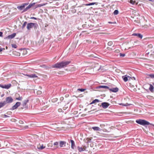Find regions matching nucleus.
Here are the masks:
<instances>
[{
	"label": "nucleus",
	"instance_id": "nucleus-23",
	"mask_svg": "<svg viewBox=\"0 0 154 154\" xmlns=\"http://www.w3.org/2000/svg\"><path fill=\"white\" fill-rule=\"evenodd\" d=\"M5 105V102H4V101L0 102V108L4 106Z\"/></svg>",
	"mask_w": 154,
	"mask_h": 154
},
{
	"label": "nucleus",
	"instance_id": "nucleus-36",
	"mask_svg": "<svg viewBox=\"0 0 154 154\" xmlns=\"http://www.w3.org/2000/svg\"><path fill=\"white\" fill-rule=\"evenodd\" d=\"M77 90H78V91H80L81 92H83V91H84L85 90V89H82V88H81V89L79 88V89H78Z\"/></svg>",
	"mask_w": 154,
	"mask_h": 154
},
{
	"label": "nucleus",
	"instance_id": "nucleus-7",
	"mask_svg": "<svg viewBox=\"0 0 154 154\" xmlns=\"http://www.w3.org/2000/svg\"><path fill=\"white\" fill-rule=\"evenodd\" d=\"M35 3H32L30 4L28 6L26 7V8L23 10V12H25L27 11L29 8H30L32 6L34 5H35Z\"/></svg>",
	"mask_w": 154,
	"mask_h": 154
},
{
	"label": "nucleus",
	"instance_id": "nucleus-19",
	"mask_svg": "<svg viewBox=\"0 0 154 154\" xmlns=\"http://www.w3.org/2000/svg\"><path fill=\"white\" fill-rule=\"evenodd\" d=\"M98 88H103L106 89H109V87L106 85H100L98 86Z\"/></svg>",
	"mask_w": 154,
	"mask_h": 154
},
{
	"label": "nucleus",
	"instance_id": "nucleus-2",
	"mask_svg": "<svg viewBox=\"0 0 154 154\" xmlns=\"http://www.w3.org/2000/svg\"><path fill=\"white\" fill-rule=\"evenodd\" d=\"M33 27L35 30H36L38 27V25L36 23H30L27 24L26 28L28 30H30Z\"/></svg>",
	"mask_w": 154,
	"mask_h": 154
},
{
	"label": "nucleus",
	"instance_id": "nucleus-18",
	"mask_svg": "<svg viewBox=\"0 0 154 154\" xmlns=\"http://www.w3.org/2000/svg\"><path fill=\"white\" fill-rule=\"evenodd\" d=\"M149 85L150 87L149 88V89L152 92H153L154 91V87L151 84H149Z\"/></svg>",
	"mask_w": 154,
	"mask_h": 154
},
{
	"label": "nucleus",
	"instance_id": "nucleus-27",
	"mask_svg": "<svg viewBox=\"0 0 154 154\" xmlns=\"http://www.w3.org/2000/svg\"><path fill=\"white\" fill-rule=\"evenodd\" d=\"M149 77L151 78H153L154 79V74H149L147 75Z\"/></svg>",
	"mask_w": 154,
	"mask_h": 154
},
{
	"label": "nucleus",
	"instance_id": "nucleus-4",
	"mask_svg": "<svg viewBox=\"0 0 154 154\" xmlns=\"http://www.w3.org/2000/svg\"><path fill=\"white\" fill-rule=\"evenodd\" d=\"M13 99L11 97H7L5 99V101L4 102H5V104L7 103H10L13 101Z\"/></svg>",
	"mask_w": 154,
	"mask_h": 154
},
{
	"label": "nucleus",
	"instance_id": "nucleus-3",
	"mask_svg": "<svg viewBox=\"0 0 154 154\" xmlns=\"http://www.w3.org/2000/svg\"><path fill=\"white\" fill-rule=\"evenodd\" d=\"M136 122L137 123L142 125H149L150 123L144 120L141 119H139L136 120Z\"/></svg>",
	"mask_w": 154,
	"mask_h": 154
},
{
	"label": "nucleus",
	"instance_id": "nucleus-10",
	"mask_svg": "<svg viewBox=\"0 0 154 154\" xmlns=\"http://www.w3.org/2000/svg\"><path fill=\"white\" fill-rule=\"evenodd\" d=\"M109 90L113 92H116L118 91L119 89V88L117 87H116L113 88H109Z\"/></svg>",
	"mask_w": 154,
	"mask_h": 154
},
{
	"label": "nucleus",
	"instance_id": "nucleus-37",
	"mask_svg": "<svg viewBox=\"0 0 154 154\" xmlns=\"http://www.w3.org/2000/svg\"><path fill=\"white\" fill-rule=\"evenodd\" d=\"M17 8L21 10H22L23 9V8L21 7V6H18L17 7Z\"/></svg>",
	"mask_w": 154,
	"mask_h": 154
},
{
	"label": "nucleus",
	"instance_id": "nucleus-17",
	"mask_svg": "<svg viewBox=\"0 0 154 154\" xmlns=\"http://www.w3.org/2000/svg\"><path fill=\"white\" fill-rule=\"evenodd\" d=\"M66 142L63 141H60V147H63L64 145V146H65Z\"/></svg>",
	"mask_w": 154,
	"mask_h": 154
},
{
	"label": "nucleus",
	"instance_id": "nucleus-50",
	"mask_svg": "<svg viewBox=\"0 0 154 154\" xmlns=\"http://www.w3.org/2000/svg\"><path fill=\"white\" fill-rule=\"evenodd\" d=\"M60 99H62V98H61V97L60 98Z\"/></svg>",
	"mask_w": 154,
	"mask_h": 154
},
{
	"label": "nucleus",
	"instance_id": "nucleus-11",
	"mask_svg": "<svg viewBox=\"0 0 154 154\" xmlns=\"http://www.w3.org/2000/svg\"><path fill=\"white\" fill-rule=\"evenodd\" d=\"M132 35L133 36H137L140 39H142L143 36L142 34L139 33H134L132 34Z\"/></svg>",
	"mask_w": 154,
	"mask_h": 154
},
{
	"label": "nucleus",
	"instance_id": "nucleus-41",
	"mask_svg": "<svg viewBox=\"0 0 154 154\" xmlns=\"http://www.w3.org/2000/svg\"><path fill=\"white\" fill-rule=\"evenodd\" d=\"M2 36H3V33L1 32H0V37H2Z\"/></svg>",
	"mask_w": 154,
	"mask_h": 154
},
{
	"label": "nucleus",
	"instance_id": "nucleus-28",
	"mask_svg": "<svg viewBox=\"0 0 154 154\" xmlns=\"http://www.w3.org/2000/svg\"><path fill=\"white\" fill-rule=\"evenodd\" d=\"M45 148V146H44L42 144L40 147H38V148L39 149H42Z\"/></svg>",
	"mask_w": 154,
	"mask_h": 154
},
{
	"label": "nucleus",
	"instance_id": "nucleus-20",
	"mask_svg": "<svg viewBox=\"0 0 154 154\" xmlns=\"http://www.w3.org/2000/svg\"><path fill=\"white\" fill-rule=\"evenodd\" d=\"M92 128L94 131H100V128L97 127H93Z\"/></svg>",
	"mask_w": 154,
	"mask_h": 154
},
{
	"label": "nucleus",
	"instance_id": "nucleus-6",
	"mask_svg": "<svg viewBox=\"0 0 154 154\" xmlns=\"http://www.w3.org/2000/svg\"><path fill=\"white\" fill-rule=\"evenodd\" d=\"M11 84H9L7 85H3L1 84H0V87L7 89H9L11 87Z\"/></svg>",
	"mask_w": 154,
	"mask_h": 154
},
{
	"label": "nucleus",
	"instance_id": "nucleus-48",
	"mask_svg": "<svg viewBox=\"0 0 154 154\" xmlns=\"http://www.w3.org/2000/svg\"><path fill=\"white\" fill-rule=\"evenodd\" d=\"M153 85H154V83H153Z\"/></svg>",
	"mask_w": 154,
	"mask_h": 154
},
{
	"label": "nucleus",
	"instance_id": "nucleus-29",
	"mask_svg": "<svg viewBox=\"0 0 154 154\" xmlns=\"http://www.w3.org/2000/svg\"><path fill=\"white\" fill-rule=\"evenodd\" d=\"M129 2L132 5H134L136 3V1H133L132 0H130Z\"/></svg>",
	"mask_w": 154,
	"mask_h": 154
},
{
	"label": "nucleus",
	"instance_id": "nucleus-16",
	"mask_svg": "<svg viewBox=\"0 0 154 154\" xmlns=\"http://www.w3.org/2000/svg\"><path fill=\"white\" fill-rule=\"evenodd\" d=\"M70 141L71 143V147L72 149H74V147L75 146L74 142L72 140H70Z\"/></svg>",
	"mask_w": 154,
	"mask_h": 154
},
{
	"label": "nucleus",
	"instance_id": "nucleus-26",
	"mask_svg": "<svg viewBox=\"0 0 154 154\" xmlns=\"http://www.w3.org/2000/svg\"><path fill=\"white\" fill-rule=\"evenodd\" d=\"M27 23V22L26 21H25L24 22L22 26V29H23L25 27Z\"/></svg>",
	"mask_w": 154,
	"mask_h": 154
},
{
	"label": "nucleus",
	"instance_id": "nucleus-31",
	"mask_svg": "<svg viewBox=\"0 0 154 154\" xmlns=\"http://www.w3.org/2000/svg\"><path fill=\"white\" fill-rule=\"evenodd\" d=\"M28 4V3H25L21 5V7L23 8H24Z\"/></svg>",
	"mask_w": 154,
	"mask_h": 154
},
{
	"label": "nucleus",
	"instance_id": "nucleus-42",
	"mask_svg": "<svg viewBox=\"0 0 154 154\" xmlns=\"http://www.w3.org/2000/svg\"><path fill=\"white\" fill-rule=\"evenodd\" d=\"M4 118H7V117H9V116H7L6 115H4Z\"/></svg>",
	"mask_w": 154,
	"mask_h": 154
},
{
	"label": "nucleus",
	"instance_id": "nucleus-22",
	"mask_svg": "<svg viewBox=\"0 0 154 154\" xmlns=\"http://www.w3.org/2000/svg\"><path fill=\"white\" fill-rule=\"evenodd\" d=\"M58 142H55L53 144L54 146H55L54 148V149H56L58 147Z\"/></svg>",
	"mask_w": 154,
	"mask_h": 154
},
{
	"label": "nucleus",
	"instance_id": "nucleus-47",
	"mask_svg": "<svg viewBox=\"0 0 154 154\" xmlns=\"http://www.w3.org/2000/svg\"><path fill=\"white\" fill-rule=\"evenodd\" d=\"M133 78L134 80H135V78L134 77H133Z\"/></svg>",
	"mask_w": 154,
	"mask_h": 154
},
{
	"label": "nucleus",
	"instance_id": "nucleus-15",
	"mask_svg": "<svg viewBox=\"0 0 154 154\" xmlns=\"http://www.w3.org/2000/svg\"><path fill=\"white\" fill-rule=\"evenodd\" d=\"M29 100H25L23 102L22 105L24 107H25L26 104L28 103Z\"/></svg>",
	"mask_w": 154,
	"mask_h": 154
},
{
	"label": "nucleus",
	"instance_id": "nucleus-44",
	"mask_svg": "<svg viewBox=\"0 0 154 154\" xmlns=\"http://www.w3.org/2000/svg\"><path fill=\"white\" fill-rule=\"evenodd\" d=\"M4 95V94H2V95H1V97H3Z\"/></svg>",
	"mask_w": 154,
	"mask_h": 154
},
{
	"label": "nucleus",
	"instance_id": "nucleus-35",
	"mask_svg": "<svg viewBox=\"0 0 154 154\" xmlns=\"http://www.w3.org/2000/svg\"><path fill=\"white\" fill-rule=\"evenodd\" d=\"M12 47L13 48H17V45L15 44H12L11 45Z\"/></svg>",
	"mask_w": 154,
	"mask_h": 154
},
{
	"label": "nucleus",
	"instance_id": "nucleus-9",
	"mask_svg": "<svg viewBox=\"0 0 154 154\" xmlns=\"http://www.w3.org/2000/svg\"><path fill=\"white\" fill-rule=\"evenodd\" d=\"M16 35V33H14L12 34L8 35V36L5 38V39H11L14 38Z\"/></svg>",
	"mask_w": 154,
	"mask_h": 154
},
{
	"label": "nucleus",
	"instance_id": "nucleus-38",
	"mask_svg": "<svg viewBox=\"0 0 154 154\" xmlns=\"http://www.w3.org/2000/svg\"><path fill=\"white\" fill-rule=\"evenodd\" d=\"M120 55L121 57H124L125 55V54H122L121 53H120Z\"/></svg>",
	"mask_w": 154,
	"mask_h": 154
},
{
	"label": "nucleus",
	"instance_id": "nucleus-13",
	"mask_svg": "<svg viewBox=\"0 0 154 154\" xmlns=\"http://www.w3.org/2000/svg\"><path fill=\"white\" fill-rule=\"evenodd\" d=\"M47 4V3L39 4H36L35 6V8H37L40 7L42 6H44L46 5Z\"/></svg>",
	"mask_w": 154,
	"mask_h": 154
},
{
	"label": "nucleus",
	"instance_id": "nucleus-39",
	"mask_svg": "<svg viewBox=\"0 0 154 154\" xmlns=\"http://www.w3.org/2000/svg\"><path fill=\"white\" fill-rule=\"evenodd\" d=\"M30 19H34V20H37L38 19V18H36V17H32L30 18Z\"/></svg>",
	"mask_w": 154,
	"mask_h": 154
},
{
	"label": "nucleus",
	"instance_id": "nucleus-24",
	"mask_svg": "<svg viewBox=\"0 0 154 154\" xmlns=\"http://www.w3.org/2000/svg\"><path fill=\"white\" fill-rule=\"evenodd\" d=\"M99 102V100L98 99H95V100H93V101L90 104H91L94 103L96 102Z\"/></svg>",
	"mask_w": 154,
	"mask_h": 154
},
{
	"label": "nucleus",
	"instance_id": "nucleus-12",
	"mask_svg": "<svg viewBox=\"0 0 154 154\" xmlns=\"http://www.w3.org/2000/svg\"><path fill=\"white\" fill-rule=\"evenodd\" d=\"M25 75L30 78H34L38 77V76L35 74L30 75L26 74Z\"/></svg>",
	"mask_w": 154,
	"mask_h": 154
},
{
	"label": "nucleus",
	"instance_id": "nucleus-33",
	"mask_svg": "<svg viewBox=\"0 0 154 154\" xmlns=\"http://www.w3.org/2000/svg\"><path fill=\"white\" fill-rule=\"evenodd\" d=\"M86 140H87V143H90L91 142V139L90 138H88Z\"/></svg>",
	"mask_w": 154,
	"mask_h": 154
},
{
	"label": "nucleus",
	"instance_id": "nucleus-45",
	"mask_svg": "<svg viewBox=\"0 0 154 154\" xmlns=\"http://www.w3.org/2000/svg\"><path fill=\"white\" fill-rule=\"evenodd\" d=\"M41 91H38V93H41Z\"/></svg>",
	"mask_w": 154,
	"mask_h": 154
},
{
	"label": "nucleus",
	"instance_id": "nucleus-8",
	"mask_svg": "<svg viewBox=\"0 0 154 154\" xmlns=\"http://www.w3.org/2000/svg\"><path fill=\"white\" fill-rule=\"evenodd\" d=\"M110 105V104L106 102H103L101 103V106L104 109L107 108Z\"/></svg>",
	"mask_w": 154,
	"mask_h": 154
},
{
	"label": "nucleus",
	"instance_id": "nucleus-40",
	"mask_svg": "<svg viewBox=\"0 0 154 154\" xmlns=\"http://www.w3.org/2000/svg\"><path fill=\"white\" fill-rule=\"evenodd\" d=\"M122 105L125 106H129V105L128 103H126L125 104H123Z\"/></svg>",
	"mask_w": 154,
	"mask_h": 154
},
{
	"label": "nucleus",
	"instance_id": "nucleus-34",
	"mask_svg": "<svg viewBox=\"0 0 154 154\" xmlns=\"http://www.w3.org/2000/svg\"><path fill=\"white\" fill-rule=\"evenodd\" d=\"M22 98H23L21 97H18L16 98V100H22Z\"/></svg>",
	"mask_w": 154,
	"mask_h": 154
},
{
	"label": "nucleus",
	"instance_id": "nucleus-21",
	"mask_svg": "<svg viewBox=\"0 0 154 154\" xmlns=\"http://www.w3.org/2000/svg\"><path fill=\"white\" fill-rule=\"evenodd\" d=\"M97 2H92V3H91L89 4H86L85 5L86 6H90V5H94V4H96L97 5Z\"/></svg>",
	"mask_w": 154,
	"mask_h": 154
},
{
	"label": "nucleus",
	"instance_id": "nucleus-30",
	"mask_svg": "<svg viewBox=\"0 0 154 154\" xmlns=\"http://www.w3.org/2000/svg\"><path fill=\"white\" fill-rule=\"evenodd\" d=\"M119 13V11L117 10H116L114 11L113 12V14L114 15H117Z\"/></svg>",
	"mask_w": 154,
	"mask_h": 154
},
{
	"label": "nucleus",
	"instance_id": "nucleus-25",
	"mask_svg": "<svg viewBox=\"0 0 154 154\" xmlns=\"http://www.w3.org/2000/svg\"><path fill=\"white\" fill-rule=\"evenodd\" d=\"M78 149L79 152H81L82 151H84V149L82 147H79L78 146Z\"/></svg>",
	"mask_w": 154,
	"mask_h": 154
},
{
	"label": "nucleus",
	"instance_id": "nucleus-49",
	"mask_svg": "<svg viewBox=\"0 0 154 154\" xmlns=\"http://www.w3.org/2000/svg\"><path fill=\"white\" fill-rule=\"evenodd\" d=\"M60 99H62V98H61V97L60 98Z\"/></svg>",
	"mask_w": 154,
	"mask_h": 154
},
{
	"label": "nucleus",
	"instance_id": "nucleus-32",
	"mask_svg": "<svg viewBox=\"0 0 154 154\" xmlns=\"http://www.w3.org/2000/svg\"><path fill=\"white\" fill-rule=\"evenodd\" d=\"M113 44V42L112 41L109 42L108 43V45L109 46H111Z\"/></svg>",
	"mask_w": 154,
	"mask_h": 154
},
{
	"label": "nucleus",
	"instance_id": "nucleus-43",
	"mask_svg": "<svg viewBox=\"0 0 154 154\" xmlns=\"http://www.w3.org/2000/svg\"><path fill=\"white\" fill-rule=\"evenodd\" d=\"M22 121H20V122H19V123H21H21H22Z\"/></svg>",
	"mask_w": 154,
	"mask_h": 154
},
{
	"label": "nucleus",
	"instance_id": "nucleus-1",
	"mask_svg": "<svg viewBox=\"0 0 154 154\" xmlns=\"http://www.w3.org/2000/svg\"><path fill=\"white\" fill-rule=\"evenodd\" d=\"M70 63V61H62L60 62L57 63L52 66V67L57 68H61L66 67Z\"/></svg>",
	"mask_w": 154,
	"mask_h": 154
},
{
	"label": "nucleus",
	"instance_id": "nucleus-5",
	"mask_svg": "<svg viewBox=\"0 0 154 154\" xmlns=\"http://www.w3.org/2000/svg\"><path fill=\"white\" fill-rule=\"evenodd\" d=\"M21 104L20 102H17L12 107V108L11 109L12 110H14L17 109L18 106H19Z\"/></svg>",
	"mask_w": 154,
	"mask_h": 154
},
{
	"label": "nucleus",
	"instance_id": "nucleus-46",
	"mask_svg": "<svg viewBox=\"0 0 154 154\" xmlns=\"http://www.w3.org/2000/svg\"><path fill=\"white\" fill-rule=\"evenodd\" d=\"M109 23H112V22H109Z\"/></svg>",
	"mask_w": 154,
	"mask_h": 154
},
{
	"label": "nucleus",
	"instance_id": "nucleus-14",
	"mask_svg": "<svg viewBox=\"0 0 154 154\" xmlns=\"http://www.w3.org/2000/svg\"><path fill=\"white\" fill-rule=\"evenodd\" d=\"M122 78L124 81L125 82H126L128 81V78H129L130 79L131 78V77L128 76V77L126 75L122 76Z\"/></svg>",
	"mask_w": 154,
	"mask_h": 154
}]
</instances>
